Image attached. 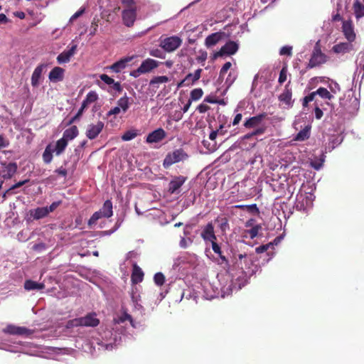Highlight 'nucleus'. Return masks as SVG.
Segmentation results:
<instances>
[{"instance_id": "nucleus-1", "label": "nucleus", "mask_w": 364, "mask_h": 364, "mask_svg": "<svg viewBox=\"0 0 364 364\" xmlns=\"http://www.w3.org/2000/svg\"><path fill=\"white\" fill-rule=\"evenodd\" d=\"M188 155L183 149H178L166 154L163 161V166L165 168H169L173 164L186 160Z\"/></svg>"}, {"instance_id": "nucleus-2", "label": "nucleus", "mask_w": 364, "mask_h": 364, "mask_svg": "<svg viewBox=\"0 0 364 364\" xmlns=\"http://www.w3.org/2000/svg\"><path fill=\"white\" fill-rule=\"evenodd\" d=\"M326 62V55L321 52L318 43L314 48L311 57L307 65L306 68L311 69L315 67L319 66Z\"/></svg>"}, {"instance_id": "nucleus-3", "label": "nucleus", "mask_w": 364, "mask_h": 364, "mask_svg": "<svg viewBox=\"0 0 364 364\" xmlns=\"http://www.w3.org/2000/svg\"><path fill=\"white\" fill-rule=\"evenodd\" d=\"M182 39L176 36L166 37L161 39L160 41V46L166 52L171 53L176 50L181 46Z\"/></svg>"}, {"instance_id": "nucleus-4", "label": "nucleus", "mask_w": 364, "mask_h": 364, "mask_svg": "<svg viewBox=\"0 0 364 364\" xmlns=\"http://www.w3.org/2000/svg\"><path fill=\"white\" fill-rule=\"evenodd\" d=\"M122 22L127 27H132L136 19V9H124L122 13Z\"/></svg>"}, {"instance_id": "nucleus-5", "label": "nucleus", "mask_w": 364, "mask_h": 364, "mask_svg": "<svg viewBox=\"0 0 364 364\" xmlns=\"http://www.w3.org/2000/svg\"><path fill=\"white\" fill-rule=\"evenodd\" d=\"M342 32L348 41L353 43L355 40L356 34L351 20L343 21Z\"/></svg>"}, {"instance_id": "nucleus-6", "label": "nucleus", "mask_w": 364, "mask_h": 364, "mask_svg": "<svg viewBox=\"0 0 364 364\" xmlns=\"http://www.w3.org/2000/svg\"><path fill=\"white\" fill-rule=\"evenodd\" d=\"M104 128V123L98 121L97 124H90L87 126L86 130V136L90 139H95L100 134Z\"/></svg>"}, {"instance_id": "nucleus-7", "label": "nucleus", "mask_w": 364, "mask_h": 364, "mask_svg": "<svg viewBox=\"0 0 364 364\" xmlns=\"http://www.w3.org/2000/svg\"><path fill=\"white\" fill-rule=\"evenodd\" d=\"M202 72L203 70L201 68H198L194 72V73H188L183 80L178 82V87L193 85L200 78Z\"/></svg>"}, {"instance_id": "nucleus-8", "label": "nucleus", "mask_w": 364, "mask_h": 364, "mask_svg": "<svg viewBox=\"0 0 364 364\" xmlns=\"http://www.w3.org/2000/svg\"><path fill=\"white\" fill-rule=\"evenodd\" d=\"M267 116V114L266 112H262L256 116L251 117L245 121L243 126L246 129H257L259 127V126L261 124L262 121L264 119H265Z\"/></svg>"}, {"instance_id": "nucleus-9", "label": "nucleus", "mask_w": 364, "mask_h": 364, "mask_svg": "<svg viewBox=\"0 0 364 364\" xmlns=\"http://www.w3.org/2000/svg\"><path fill=\"white\" fill-rule=\"evenodd\" d=\"M48 210L45 207H40L29 210L27 215L26 220L28 223L31 222L33 220H39L47 216Z\"/></svg>"}, {"instance_id": "nucleus-10", "label": "nucleus", "mask_w": 364, "mask_h": 364, "mask_svg": "<svg viewBox=\"0 0 364 364\" xmlns=\"http://www.w3.org/2000/svg\"><path fill=\"white\" fill-rule=\"evenodd\" d=\"M166 136V132L163 129L159 128L147 135L146 141L149 144L158 143L162 141Z\"/></svg>"}, {"instance_id": "nucleus-11", "label": "nucleus", "mask_w": 364, "mask_h": 364, "mask_svg": "<svg viewBox=\"0 0 364 364\" xmlns=\"http://www.w3.org/2000/svg\"><path fill=\"white\" fill-rule=\"evenodd\" d=\"M134 56L125 57L115 62L109 68L114 73H119L126 68L128 63L131 62Z\"/></svg>"}, {"instance_id": "nucleus-12", "label": "nucleus", "mask_w": 364, "mask_h": 364, "mask_svg": "<svg viewBox=\"0 0 364 364\" xmlns=\"http://www.w3.org/2000/svg\"><path fill=\"white\" fill-rule=\"evenodd\" d=\"M201 237L205 241V242H213V241H216L217 237L215 234L214 231V227L211 223H208L204 229L201 232Z\"/></svg>"}, {"instance_id": "nucleus-13", "label": "nucleus", "mask_w": 364, "mask_h": 364, "mask_svg": "<svg viewBox=\"0 0 364 364\" xmlns=\"http://www.w3.org/2000/svg\"><path fill=\"white\" fill-rule=\"evenodd\" d=\"M354 50L353 45L352 43L348 42H342L338 44H336L333 46L332 50L337 54H346L350 53Z\"/></svg>"}, {"instance_id": "nucleus-14", "label": "nucleus", "mask_w": 364, "mask_h": 364, "mask_svg": "<svg viewBox=\"0 0 364 364\" xmlns=\"http://www.w3.org/2000/svg\"><path fill=\"white\" fill-rule=\"evenodd\" d=\"M187 178L183 176H175L168 183V192L175 193L186 182Z\"/></svg>"}, {"instance_id": "nucleus-15", "label": "nucleus", "mask_w": 364, "mask_h": 364, "mask_svg": "<svg viewBox=\"0 0 364 364\" xmlns=\"http://www.w3.org/2000/svg\"><path fill=\"white\" fill-rule=\"evenodd\" d=\"M96 316L95 313H90L84 317H80L81 326H97L100 323V320Z\"/></svg>"}, {"instance_id": "nucleus-16", "label": "nucleus", "mask_w": 364, "mask_h": 364, "mask_svg": "<svg viewBox=\"0 0 364 364\" xmlns=\"http://www.w3.org/2000/svg\"><path fill=\"white\" fill-rule=\"evenodd\" d=\"M77 50V45H73L68 50H64L57 57V61L58 63H65L70 61L71 57L74 55Z\"/></svg>"}, {"instance_id": "nucleus-17", "label": "nucleus", "mask_w": 364, "mask_h": 364, "mask_svg": "<svg viewBox=\"0 0 364 364\" xmlns=\"http://www.w3.org/2000/svg\"><path fill=\"white\" fill-rule=\"evenodd\" d=\"M64 69L60 67H55L53 68L48 75L51 82H57L62 81L64 78Z\"/></svg>"}, {"instance_id": "nucleus-18", "label": "nucleus", "mask_w": 364, "mask_h": 364, "mask_svg": "<svg viewBox=\"0 0 364 364\" xmlns=\"http://www.w3.org/2000/svg\"><path fill=\"white\" fill-rule=\"evenodd\" d=\"M289 83L290 82H289L288 84L286 85L284 92L279 96V100L280 102H284L288 107L292 106V92L291 90L289 88Z\"/></svg>"}, {"instance_id": "nucleus-19", "label": "nucleus", "mask_w": 364, "mask_h": 364, "mask_svg": "<svg viewBox=\"0 0 364 364\" xmlns=\"http://www.w3.org/2000/svg\"><path fill=\"white\" fill-rule=\"evenodd\" d=\"M159 66V62L151 59V58H147L142 61L141 64L140 65V68L142 70L143 73H147L154 68H156Z\"/></svg>"}, {"instance_id": "nucleus-20", "label": "nucleus", "mask_w": 364, "mask_h": 364, "mask_svg": "<svg viewBox=\"0 0 364 364\" xmlns=\"http://www.w3.org/2000/svg\"><path fill=\"white\" fill-rule=\"evenodd\" d=\"M144 279V272L136 264L133 266V270L131 275V280L133 284H138L142 282Z\"/></svg>"}, {"instance_id": "nucleus-21", "label": "nucleus", "mask_w": 364, "mask_h": 364, "mask_svg": "<svg viewBox=\"0 0 364 364\" xmlns=\"http://www.w3.org/2000/svg\"><path fill=\"white\" fill-rule=\"evenodd\" d=\"M238 44L236 43L235 41H230L227 42L222 48V50L224 53V55H233L235 54L237 50H238Z\"/></svg>"}, {"instance_id": "nucleus-22", "label": "nucleus", "mask_w": 364, "mask_h": 364, "mask_svg": "<svg viewBox=\"0 0 364 364\" xmlns=\"http://www.w3.org/2000/svg\"><path fill=\"white\" fill-rule=\"evenodd\" d=\"M222 34L220 33H213L208 36L205 40V45L208 48L215 46L221 39Z\"/></svg>"}, {"instance_id": "nucleus-23", "label": "nucleus", "mask_w": 364, "mask_h": 364, "mask_svg": "<svg viewBox=\"0 0 364 364\" xmlns=\"http://www.w3.org/2000/svg\"><path fill=\"white\" fill-rule=\"evenodd\" d=\"M353 10L356 19H360L364 16V4L361 3L360 0H354Z\"/></svg>"}, {"instance_id": "nucleus-24", "label": "nucleus", "mask_w": 364, "mask_h": 364, "mask_svg": "<svg viewBox=\"0 0 364 364\" xmlns=\"http://www.w3.org/2000/svg\"><path fill=\"white\" fill-rule=\"evenodd\" d=\"M78 133L77 127L73 125L64 131L62 138L68 141L69 140L75 139L78 135Z\"/></svg>"}, {"instance_id": "nucleus-25", "label": "nucleus", "mask_w": 364, "mask_h": 364, "mask_svg": "<svg viewBox=\"0 0 364 364\" xmlns=\"http://www.w3.org/2000/svg\"><path fill=\"white\" fill-rule=\"evenodd\" d=\"M112 209V202L110 200H107L100 210L104 215V218H109L113 215Z\"/></svg>"}, {"instance_id": "nucleus-26", "label": "nucleus", "mask_w": 364, "mask_h": 364, "mask_svg": "<svg viewBox=\"0 0 364 364\" xmlns=\"http://www.w3.org/2000/svg\"><path fill=\"white\" fill-rule=\"evenodd\" d=\"M44 68L43 65H40L36 68L34 70L32 77H31V84L33 86H38L39 84V80L41 77L43 70Z\"/></svg>"}, {"instance_id": "nucleus-27", "label": "nucleus", "mask_w": 364, "mask_h": 364, "mask_svg": "<svg viewBox=\"0 0 364 364\" xmlns=\"http://www.w3.org/2000/svg\"><path fill=\"white\" fill-rule=\"evenodd\" d=\"M3 331L11 335H22L23 328L12 324L8 325Z\"/></svg>"}, {"instance_id": "nucleus-28", "label": "nucleus", "mask_w": 364, "mask_h": 364, "mask_svg": "<svg viewBox=\"0 0 364 364\" xmlns=\"http://www.w3.org/2000/svg\"><path fill=\"white\" fill-rule=\"evenodd\" d=\"M45 285L32 280H26L24 283V289L27 290L43 289Z\"/></svg>"}, {"instance_id": "nucleus-29", "label": "nucleus", "mask_w": 364, "mask_h": 364, "mask_svg": "<svg viewBox=\"0 0 364 364\" xmlns=\"http://www.w3.org/2000/svg\"><path fill=\"white\" fill-rule=\"evenodd\" d=\"M68 145V141L65 139L61 138L56 141L54 151L56 155H60L65 149Z\"/></svg>"}, {"instance_id": "nucleus-30", "label": "nucleus", "mask_w": 364, "mask_h": 364, "mask_svg": "<svg viewBox=\"0 0 364 364\" xmlns=\"http://www.w3.org/2000/svg\"><path fill=\"white\" fill-rule=\"evenodd\" d=\"M310 136V128L306 127L304 129L301 130L294 137V140L303 141L308 139Z\"/></svg>"}, {"instance_id": "nucleus-31", "label": "nucleus", "mask_w": 364, "mask_h": 364, "mask_svg": "<svg viewBox=\"0 0 364 364\" xmlns=\"http://www.w3.org/2000/svg\"><path fill=\"white\" fill-rule=\"evenodd\" d=\"M117 106H119L123 112H126L129 107V97L125 95L119 98L117 101Z\"/></svg>"}, {"instance_id": "nucleus-32", "label": "nucleus", "mask_w": 364, "mask_h": 364, "mask_svg": "<svg viewBox=\"0 0 364 364\" xmlns=\"http://www.w3.org/2000/svg\"><path fill=\"white\" fill-rule=\"evenodd\" d=\"M265 131H266L265 127H258V128L255 129L253 132L244 135L242 139H250L255 136L263 134L265 132Z\"/></svg>"}, {"instance_id": "nucleus-33", "label": "nucleus", "mask_w": 364, "mask_h": 364, "mask_svg": "<svg viewBox=\"0 0 364 364\" xmlns=\"http://www.w3.org/2000/svg\"><path fill=\"white\" fill-rule=\"evenodd\" d=\"M316 94L319 95L321 98L331 100L333 98V95L330 93V92L325 87H319L316 91Z\"/></svg>"}, {"instance_id": "nucleus-34", "label": "nucleus", "mask_w": 364, "mask_h": 364, "mask_svg": "<svg viewBox=\"0 0 364 364\" xmlns=\"http://www.w3.org/2000/svg\"><path fill=\"white\" fill-rule=\"evenodd\" d=\"M203 91L201 88H196L191 90L189 100L191 101L198 100L202 97Z\"/></svg>"}, {"instance_id": "nucleus-35", "label": "nucleus", "mask_w": 364, "mask_h": 364, "mask_svg": "<svg viewBox=\"0 0 364 364\" xmlns=\"http://www.w3.org/2000/svg\"><path fill=\"white\" fill-rule=\"evenodd\" d=\"M52 152H53V150H51L50 146H48L46 148V149L43 152V159L46 164H49L51 162L52 159H53Z\"/></svg>"}, {"instance_id": "nucleus-36", "label": "nucleus", "mask_w": 364, "mask_h": 364, "mask_svg": "<svg viewBox=\"0 0 364 364\" xmlns=\"http://www.w3.org/2000/svg\"><path fill=\"white\" fill-rule=\"evenodd\" d=\"M102 218H104V215H102L100 210L95 212L88 220V225L92 226L95 225L97 221Z\"/></svg>"}, {"instance_id": "nucleus-37", "label": "nucleus", "mask_w": 364, "mask_h": 364, "mask_svg": "<svg viewBox=\"0 0 364 364\" xmlns=\"http://www.w3.org/2000/svg\"><path fill=\"white\" fill-rule=\"evenodd\" d=\"M169 81V79L167 76H156L153 77L149 82L150 85H154L156 84H160V83H166Z\"/></svg>"}, {"instance_id": "nucleus-38", "label": "nucleus", "mask_w": 364, "mask_h": 364, "mask_svg": "<svg viewBox=\"0 0 364 364\" xmlns=\"http://www.w3.org/2000/svg\"><path fill=\"white\" fill-rule=\"evenodd\" d=\"M262 227L259 225H257L253 226L251 229L247 230V232L250 235L251 239H254L258 235L259 230H260Z\"/></svg>"}, {"instance_id": "nucleus-39", "label": "nucleus", "mask_w": 364, "mask_h": 364, "mask_svg": "<svg viewBox=\"0 0 364 364\" xmlns=\"http://www.w3.org/2000/svg\"><path fill=\"white\" fill-rule=\"evenodd\" d=\"M154 280L156 284L161 286L165 282V277L161 272H157L154 275Z\"/></svg>"}, {"instance_id": "nucleus-40", "label": "nucleus", "mask_w": 364, "mask_h": 364, "mask_svg": "<svg viewBox=\"0 0 364 364\" xmlns=\"http://www.w3.org/2000/svg\"><path fill=\"white\" fill-rule=\"evenodd\" d=\"M98 99V95L95 91H90L89 92L85 97L86 102L91 104L92 102H95Z\"/></svg>"}, {"instance_id": "nucleus-41", "label": "nucleus", "mask_w": 364, "mask_h": 364, "mask_svg": "<svg viewBox=\"0 0 364 364\" xmlns=\"http://www.w3.org/2000/svg\"><path fill=\"white\" fill-rule=\"evenodd\" d=\"M287 68L284 66L279 73L278 82L280 85L283 84L287 80Z\"/></svg>"}, {"instance_id": "nucleus-42", "label": "nucleus", "mask_w": 364, "mask_h": 364, "mask_svg": "<svg viewBox=\"0 0 364 364\" xmlns=\"http://www.w3.org/2000/svg\"><path fill=\"white\" fill-rule=\"evenodd\" d=\"M77 326H81L80 318L69 320L66 324L68 328Z\"/></svg>"}, {"instance_id": "nucleus-43", "label": "nucleus", "mask_w": 364, "mask_h": 364, "mask_svg": "<svg viewBox=\"0 0 364 364\" xmlns=\"http://www.w3.org/2000/svg\"><path fill=\"white\" fill-rule=\"evenodd\" d=\"M136 136V133L134 131H127L122 136L123 141H129Z\"/></svg>"}, {"instance_id": "nucleus-44", "label": "nucleus", "mask_w": 364, "mask_h": 364, "mask_svg": "<svg viewBox=\"0 0 364 364\" xmlns=\"http://www.w3.org/2000/svg\"><path fill=\"white\" fill-rule=\"evenodd\" d=\"M232 63L230 62H226L220 70V78H223L228 70L231 68Z\"/></svg>"}, {"instance_id": "nucleus-45", "label": "nucleus", "mask_w": 364, "mask_h": 364, "mask_svg": "<svg viewBox=\"0 0 364 364\" xmlns=\"http://www.w3.org/2000/svg\"><path fill=\"white\" fill-rule=\"evenodd\" d=\"M279 54L281 55H288L291 56L292 55V47L291 46H283L279 51Z\"/></svg>"}, {"instance_id": "nucleus-46", "label": "nucleus", "mask_w": 364, "mask_h": 364, "mask_svg": "<svg viewBox=\"0 0 364 364\" xmlns=\"http://www.w3.org/2000/svg\"><path fill=\"white\" fill-rule=\"evenodd\" d=\"M124 9H136L134 0H121Z\"/></svg>"}, {"instance_id": "nucleus-47", "label": "nucleus", "mask_w": 364, "mask_h": 364, "mask_svg": "<svg viewBox=\"0 0 364 364\" xmlns=\"http://www.w3.org/2000/svg\"><path fill=\"white\" fill-rule=\"evenodd\" d=\"M315 107H314V113H315V117L317 119H321L323 115V111L320 109L319 105L316 101L314 103Z\"/></svg>"}, {"instance_id": "nucleus-48", "label": "nucleus", "mask_w": 364, "mask_h": 364, "mask_svg": "<svg viewBox=\"0 0 364 364\" xmlns=\"http://www.w3.org/2000/svg\"><path fill=\"white\" fill-rule=\"evenodd\" d=\"M272 245V242L266 244V245H260V246L256 247L255 251L258 254L263 253V252L267 251L269 250V247Z\"/></svg>"}, {"instance_id": "nucleus-49", "label": "nucleus", "mask_w": 364, "mask_h": 364, "mask_svg": "<svg viewBox=\"0 0 364 364\" xmlns=\"http://www.w3.org/2000/svg\"><path fill=\"white\" fill-rule=\"evenodd\" d=\"M100 78L102 81H103L107 85H112L114 83V80L112 77H109L106 74H102L100 76Z\"/></svg>"}, {"instance_id": "nucleus-50", "label": "nucleus", "mask_w": 364, "mask_h": 364, "mask_svg": "<svg viewBox=\"0 0 364 364\" xmlns=\"http://www.w3.org/2000/svg\"><path fill=\"white\" fill-rule=\"evenodd\" d=\"M210 107L205 104V103H201L200 105H199L196 109L200 113V114H203V113H205L207 111H208L210 109Z\"/></svg>"}, {"instance_id": "nucleus-51", "label": "nucleus", "mask_w": 364, "mask_h": 364, "mask_svg": "<svg viewBox=\"0 0 364 364\" xmlns=\"http://www.w3.org/2000/svg\"><path fill=\"white\" fill-rule=\"evenodd\" d=\"M9 140L2 134H0V149L9 146Z\"/></svg>"}, {"instance_id": "nucleus-52", "label": "nucleus", "mask_w": 364, "mask_h": 364, "mask_svg": "<svg viewBox=\"0 0 364 364\" xmlns=\"http://www.w3.org/2000/svg\"><path fill=\"white\" fill-rule=\"evenodd\" d=\"M85 12V9L81 8L80 10H78L77 12H75L70 18V22L74 21L75 19L79 18L80 16H82Z\"/></svg>"}, {"instance_id": "nucleus-53", "label": "nucleus", "mask_w": 364, "mask_h": 364, "mask_svg": "<svg viewBox=\"0 0 364 364\" xmlns=\"http://www.w3.org/2000/svg\"><path fill=\"white\" fill-rule=\"evenodd\" d=\"M220 262H219V264L223 265L225 269H228L230 267V263L228 259L226 258L225 255L221 256L220 257Z\"/></svg>"}, {"instance_id": "nucleus-54", "label": "nucleus", "mask_w": 364, "mask_h": 364, "mask_svg": "<svg viewBox=\"0 0 364 364\" xmlns=\"http://www.w3.org/2000/svg\"><path fill=\"white\" fill-rule=\"evenodd\" d=\"M150 55L151 56H154V57H156V58H164L163 53L159 49H154V50H151L150 51Z\"/></svg>"}, {"instance_id": "nucleus-55", "label": "nucleus", "mask_w": 364, "mask_h": 364, "mask_svg": "<svg viewBox=\"0 0 364 364\" xmlns=\"http://www.w3.org/2000/svg\"><path fill=\"white\" fill-rule=\"evenodd\" d=\"M61 203V201L53 202L49 207H46L48 210V214L55 210Z\"/></svg>"}, {"instance_id": "nucleus-56", "label": "nucleus", "mask_w": 364, "mask_h": 364, "mask_svg": "<svg viewBox=\"0 0 364 364\" xmlns=\"http://www.w3.org/2000/svg\"><path fill=\"white\" fill-rule=\"evenodd\" d=\"M235 79H236V75H232V73L230 72L229 73L227 79H226V82H225L227 84H228V85L230 86V85H231L234 82Z\"/></svg>"}, {"instance_id": "nucleus-57", "label": "nucleus", "mask_w": 364, "mask_h": 364, "mask_svg": "<svg viewBox=\"0 0 364 364\" xmlns=\"http://www.w3.org/2000/svg\"><path fill=\"white\" fill-rule=\"evenodd\" d=\"M120 111L121 108L119 106L114 107L108 112L107 116L118 114L120 112Z\"/></svg>"}, {"instance_id": "nucleus-58", "label": "nucleus", "mask_w": 364, "mask_h": 364, "mask_svg": "<svg viewBox=\"0 0 364 364\" xmlns=\"http://www.w3.org/2000/svg\"><path fill=\"white\" fill-rule=\"evenodd\" d=\"M212 250L213 251L216 253H220V250H221L220 246L216 242V241H213L211 242Z\"/></svg>"}, {"instance_id": "nucleus-59", "label": "nucleus", "mask_w": 364, "mask_h": 364, "mask_svg": "<svg viewBox=\"0 0 364 364\" xmlns=\"http://www.w3.org/2000/svg\"><path fill=\"white\" fill-rule=\"evenodd\" d=\"M141 74H144L140 67H139L136 70H134L130 73V75L134 77H138Z\"/></svg>"}, {"instance_id": "nucleus-60", "label": "nucleus", "mask_w": 364, "mask_h": 364, "mask_svg": "<svg viewBox=\"0 0 364 364\" xmlns=\"http://www.w3.org/2000/svg\"><path fill=\"white\" fill-rule=\"evenodd\" d=\"M207 52L206 51H202L200 53V55L197 57V60L198 62H204L207 59Z\"/></svg>"}, {"instance_id": "nucleus-61", "label": "nucleus", "mask_w": 364, "mask_h": 364, "mask_svg": "<svg viewBox=\"0 0 364 364\" xmlns=\"http://www.w3.org/2000/svg\"><path fill=\"white\" fill-rule=\"evenodd\" d=\"M242 117V114H240V113L237 114L234 117V119L232 122V125L235 126V125L238 124L240 123V122L241 121Z\"/></svg>"}, {"instance_id": "nucleus-62", "label": "nucleus", "mask_w": 364, "mask_h": 364, "mask_svg": "<svg viewBox=\"0 0 364 364\" xmlns=\"http://www.w3.org/2000/svg\"><path fill=\"white\" fill-rule=\"evenodd\" d=\"M23 349V346L21 343H18L17 346H15L14 348L11 347L9 349L11 352H16V353H21Z\"/></svg>"}, {"instance_id": "nucleus-63", "label": "nucleus", "mask_w": 364, "mask_h": 364, "mask_svg": "<svg viewBox=\"0 0 364 364\" xmlns=\"http://www.w3.org/2000/svg\"><path fill=\"white\" fill-rule=\"evenodd\" d=\"M113 86H112V88L118 92H121L122 91V87L121 86V84L120 82H114V83H112Z\"/></svg>"}, {"instance_id": "nucleus-64", "label": "nucleus", "mask_w": 364, "mask_h": 364, "mask_svg": "<svg viewBox=\"0 0 364 364\" xmlns=\"http://www.w3.org/2000/svg\"><path fill=\"white\" fill-rule=\"evenodd\" d=\"M218 133H219V129L213 130V131L210 133V134H209V139H210V140H212V141H214V140L216 139V137H217V136H218Z\"/></svg>"}]
</instances>
